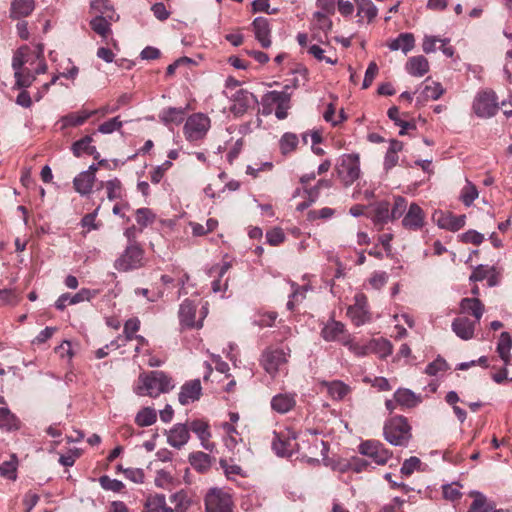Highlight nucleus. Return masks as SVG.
I'll list each match as a JSON object with an SVG mask.
<instances>
[{"instance_id":"nucleus-1","label":"nucleus","mask_w":512,"mask_h":512,"mask_svg":"<svg viewBox=\"0 0 512 512\" xmlns=\"http://www.w3.org/2000/svg\"><path fill=\"white\" fill-rule=\"evenodd\" d=\"M173 388L172 379L163 371H150L138 376L134 392L139 396L157 397Z\"/></svg>"},{"instance_id":"nucleus-2","label":"nucleus","mask_w":512,"mask_h":512,"mask_svg":"<svg viewBox=\"0 0 512 512\" xmlns=\"http://www.w3.org/2000/svg\"><path fill=\"white\" fill-rule=\"evenodd\" d=\"M290 357V350L285 351L278 347H269L265 349L261 355V366L272 377L275 378L278 374H287L288 359Z\"/></svg>"},{"instance_id":"nucleus-3","label":"nucleus","mask_w":512,"mask_h":512,"mask_svg":"<svg viewBox=\"0 0 512 512\" xmlns=\"http://www.w3.org/2000/svg\"><path fill=\"white\" fill-rule=\"evenodd\" d=\"M385 439L395 446H406L411 438V426L404 416H394L385 422Z\"/></svg>"},{"instance_id":"nucleus-4","label":"nucleus","mask_w":512,"mask_h":512,"mask_svg":"<svg viewBox=\"0 0 512 512\" xmlns=\"http://www.w3.org/2000/svg\"><path fill=\"white\" fill-rule=\"evenodd\" d=\"M32 52L28 45L19 47L13 55L12 68L15 76V86L18 89L27 88L31 85L30 72L24 65L29 62Z\"/></svg>"},{"instance_id":"nucleus-5","label":"nucleus","mask_w":512,"mask_h":512,"mask_svg":"<svg viewBox=\"0 0 512 512\" xmlns=\"http://www.w3.org/2000/svg\"><path fill=\"white\" fill-rule=\"evenodd\" d=\"M211 127L210 118L203 113L190 115L183 127V133L187 141L198 142L203 140Z\"/></svg>"},{"instance_id":"nucleus-6","label":"nucleus","mask_w":512,"mask_h":512,"mask_svg":"<svg viewBox=\"0 0 512 512\" xmlns=\"http://www.w3.org/2000/svg\"><path fill=\"white\" fill-rule=\"evenodd\" d=\"M473 112L480 118H490L499 110L498 97L492 89L477 92L472 104Z\"/></svg>"},{"instance_id":"nucleus-7","label":"nucleus","mask_w":512,"mask_h":512,"mask_svg":"<svg viewBox=\"0 0 512 512\" xmlns=\"http://www.w3.org/2000/svg\"><path fill=\"white\" fill-rule=\"evenodd\" d=\"M336 172L344 186L352 185L360 176V160L356 154L342 155L336 165Z\"/></svg>"},{"instance_id":"nucleus-8","label":"nucleus","mask_w":512,"mask_h":512,"mask_svg":"<svg viewBox=\"0 0 512 512\" xmlns=\"http://www.w3.org/2000/svg\"><path fill=\"white\" fill-rule=\"evenodd\" d=\"M32 13V0H13L10 7V18L17 20L16 29L23 40L29 38V23L25 20Z\"/></svg>"},{"instance_id":"nucleus-9","label":"nucleus","mask_w":512,"mask_h":512,"mask_svg":"<svg viewBox=\"0 0 512 512\" xmlns=\"http://www.w3.org/2000/svg\"><path fill=\"white\" fill-rule=\"evenodd\" d=\"M144 250L139 244H128L123 254L116 260L115 267L119 271H129L144 265Z\"/></svg>"},{"instance_id":"nucleus-10","label":"nucleus","mask_w":512,"mask_h":512,"mask_svg":"<svg viewBox=\"0 0 512 512\" xmlns=\"http://www.w3.org/2000/svg\"><path fill=\"white\" fill-rule=\"evenodd\" d=\"M206 512H232V498L220 488H211L205 495Z\"/></svg>"},{"instance_id":"nucleus-11","label":"nucleus","mask_w":512,"mask_h":512,"mask_svg":"<svg viewBox=\"0 0 512 512\" xmlns=\"http://www.w3.org/2000/svg\"><path fill=\"white\" fill-rule=\"evenodd\" d=\"M347 316L355 326H361L371 320L367 296L357 293L354 297V304L347 309Z\"/></svg>"},{"instance_id":"nucleus-12","label":"nucleus","mask_w":512,"mask_h":512,"mask_svg":"<svg viewBox=\"0 0 512 512\" xmlns=\"http://www.w3.org/2000/svg\"><path fill=\"white\" fill-rule=\"evenodd\" d=\"M196 311L197 307L192 301L188 299L184 300L183 303L180 305L179 310V320L181 325L187 328H201L203 319L206 317L207 314V309L205 307H202V310L200 312L201 316L198 320L195 319Z\"/></svg>"},{"instance_id":"nucleus-13","label":"nucleus","mask_w":512,"mask_h":512,"mask_svg":"<svg viewBox=\"0 0 512 512\" xmlns=\"http://www.w3.org/2000/svg\"><path fill=\"white\" fill-rule=\"evenodd\" d=\"M361 454L372 459L377 465H384L392 457V453L385 446L374 440H367L360 444Z\"/></svg>"},{"instance_id":"nucleus-14","label":"nucleus","mask_w":512,"mask_h":512,"mask_svg":"<svg viewBox=\"0 0 512 512\" xmlns=\"http://www.w3.org/2000/svg\"><path fill=\"white\" fill-rule=\"evenodd\" d=\"M290 100L291 96L286 91H269L263 97V102L276 105L275 116L280 120L288 116Z\"/></svg>"},{"instance_id":"nucleus-15","label":"nucleus","mask_w":512,"mask_h":512,"mask_svg":"<svg viewBox=\"0 0 512 512\" xmlns=\"http://www.w3.org/2000/svg\"><path fill=\"white\" fill-rule=\"evenodd\" d=\"M426 214L424 210L415 202L409 205L404 217L402 218V227L409 231L421 230L425 225Z\"/></svg>"},{"instance_id":"nucleus-16","label":"nucleus","mask_w":512,"mask_h":512,"mask_svg":"<svg viewBox=\"0 0 512 512\" xmlns=\"http://www.w3.org/2000/svg\"><path fill=\"white\" fill-rule=\"evenodd\" d=\"M233 101L231 111L235 115H243L250 107L258 103L253 93L245 89H238L230 96Z\"/></svg>"},{"instance_id":"nucleus-17","label":"nucleus","mask_w":512,"mask_h":512,"mask_svg":"<svg viewBox=\"0 0 512 512\" xmlns=\"http://www.w3.org/2000/svg\"><path fill=\"white\" fill-rule=\"evenodd\" d=\"M140 329V321L138 318L133 317L128 319L124 324L123 333L119 335L115 340L111 341L106 347H112V349H118L125 346L127 342L135 338V333Z\"/></svg>"},{"instance_id":"nucleus-18","label":"nucleus","mask_w":512,"mask_h":512,"mask_svg":"<svg viewBox=\"0 0 512 512\" xmlns=\"http://www.w3.org/2000/svg\"><path fill=\"white\" fill-rule=\"evenodd\" d=\"M189 430L195 433L199 440L201 441V445L204 449L212 451L214 448V443L210 441L211 432L210 426L207 421L202 419H195L189 423Z\"/></svg>"},{"instance_id":"nucleus-19","label":"nucleus","mask_w":512,"mask_h":512,"mask_svg":"<svg viewBox=\"0 0 512 512\" xmlns=\"http://www.w3.org/2000/svg\"><path fill=\"white\" fill-rule=\"evenodd\" d=\"M97 111H89L86 109L80 110L78 112H71L67 115H64L57 122V125H60V130H65L70 127H77L86 122L91 116L95 115Z\"/></svg>"},{"instance_id":"nucleus-20","label":"nucleus","mask_w":512,"mask_h":512,"mask_svg":"<svg viewBox=\"0 0 512 512\" xmlns=\"http://www.w3.org/2000/svg\"><path fill=\"white\" fill-rule=\"evenodd\" d=\"M296 406L295 393H279L272 397L271 408L279 414H286Z\"/></svg>"},{"instance_id":"nucleus-21","label":"nucleus","mask_w":512,"mask_h":512,"mask_svg":"<svg viewBox=\"0 0 512 512\" xmlns=\"http://www.w3.org/2000/svg\"><path fill=\"white\" fill-rule=\"evenodd\" d=\"M201 382L199 379H194L186 382L179 393V402L182 405H187L191 402L198 400L201 396Z\"/></svg>"},{"instance_id":"nucleus-22","label":"nucleus","mask_w":512,"mask_h":512,"mask_svg":"<svg viewBox=\"0 0 512 512\" xmlns=\"http://www.w3.org/2000/svg\"><path fill=\"white\" fill-rule=\"evenodd\" d=\"M477 323V321L470 320L467 317H458L453 320L451 327L453 332L459 338L469 340L474 336L475 326Z\"/></svg>"},{"instance_id":"nucleus-23","label":"nucleus","mask_w":512,"mask_h":512,"mask_svg":"<svg viewBox=\"0 0 512 512\" xmlns=\"http://www.w3.org/2000/svg\"><path fill=\"white\" fill-rule=\"evenodd\" d=\"M93 297L89 289L83 288L74 295L70 293L62 294L55 302V307L58 310H64L68 305L78 304L80 302L89 301Z\"/></svg>"},{"instance_id":"nucleus-24","label":"nucleus","mask_w":512,"mask_h":512,"mask_svg":"<svg viewBox=\"0 0 512 512\" xmlns=\"http://www.w3.org/2000/svg\"><path fill=\"white\" fill-rule=\"evenodd\" d=\"M294 439L295 438L293 437V440ZM272 449L279 456H290L293 451L290 432H274V438L272 440Z\"/></svg>"},{"instance_id":"nucleus-25","label":"nucleus","mask_w":512,"mask_h":512,"mask_svg":"<svg viewBox=\"0 0 512 512\" xmlns=\"http://www.w3.org/2000/svg\"><path fill=\"white\" fill-rule=\"evenodd\" d=\"M95 171L96 167L92 165L87 171L81 172L74 178V188L78 193L81 195H86L91 191L95 181Z\"/></svg>"},{"instance_id":"nucleus-26","label":"nucleus","mask_w":512,"mask_h":512,"mask_svg":"<svg viewBox=\"0 0 512 512\" xmlns=\"http://www.w3.org/2000/svg\"><path fill=\"white\" fill-rule=\"evenodd\" d=\"M440 228L456 232L463 228L466 223L465 215H454L451 212L441 213L437 219Z\"/></svg>"},{"instance_id":"nucleus-27","label":"nucleus","mask_w":512,"mask_h":512,"mask_svg":"<svg viewBox=\"0 0 512 512\" xmlns=\"http://www.w3.org/2000/svg\"><path fill=\"white\" fill-rule=\"evenodd\" d=\"M255 37L263 48L271 45L269 20L265 17H257L252 23Z\"/></svg>"},{"instance_id":"nucleus-28","label":"nucleus","mask_w":512,"mask_h":512,"mask_svg":"<svg viewBox=\"0 0 512 512\" xmlns=\"http://www.w3.org/2000/svg\"><path fill=\"white\" fill-rule=\"evenodd\" d=\"M371 219L378 231L384 229V226L391 221L390 204L387 201L376 203Z\"/></svg>"},{"instance_id":"nucleus-29","label":"nucleus","mask_w":512,"mask_h":512,"mask_svg":"<svg viewBox=\"0 0 512 512\" xmlns=\"http://www.w3.org/2000/svg\"><path fill=\"white\" fill-rule=\"evenodd\" d=\"M190 438L189 428L186 424H176L169 432L168 443L180 449Z\"/></svg>"},{"instance_id":"nucleus-30","label":"nucleus","mask_w":512,"mask_h":512,"mask_svg":"<svg viewBox=\"0 0 512 512\" xmlns=\"http://www.w3.org/2000/svg\"><path fill=\"white\" fill-rule=\"evenodd\" d=\"M323 385L327 388V393L332 400L342 401L352 391L351 387L340 380L326 381Z\"/></svg>"},{"instance_id":"nucleus-31","label":"nucleus","mask_w":512,"mask_h":512,"mask_svg":"<svg viewBox=\"0 0 512 512\" xmlns=\"http://www.w3.org/2000/svg\"><path fill=\"white\" fill-rule=\"evenodd\" d=\"M405 69L414 77H422L429 71V62L422 55L413 56L407 60Z\"/></svg>"},{"instance_id":"nucleus-32","label":"nucleus","mask_w":512,"mask_h":512,"mask_svg":"<svg viewBox=\"0 0 512 512\" xmlns=\"http://www.w3.org/2000/svg\"><path fill=\"white\" fill-rule=\"evenodd\" d=\"M460 311L461 313L472 315L475 318L474 321L479 322L484 313V305L476 297L463 298L460 302Z\"/></svg>"},{"instance_id":"nucleus-33","label":"nucleus","mask_w":512,"mask_h":512,"mask_svg":"<svg viewBox=\"0 0 512 512\" xmlns=\"http://www.w3.org/2000/svg\"><path fill=\"white\" fill-rule=\"evenodd\" d=\"M445 92V89L439 82L432 81L429 83V79L425 80V86L417 97L419 103L426 102L428 100H437Z\"/></svg>"},{"instance_id":"nucleus-34","label":"nucleus","mask_w":512,"mask_h":512,"mask_svg":"<svg viewBox=\"0 0 512 512\" xmlns=\"http://www.w3.org/2000/svg\"><path fill=\"white\" fill-rule=\"evenodd\" d=\"M160 120L166 125H179L184 121L185 109L169 107L163 109L159 115Z\"/></svg>"},{"instance_id":"nucleus-35","label":"nucleus","mask_w":512,"mask_h":512,"mask_svg":"<svg viewBox=\"0 0 512 512\" xmlns=\"http://www.w3.org/2000/svg\"><path fill=\"white\" fill-rule=\"evenodd\" d=\"M108 19L112 20V15H96L90 21L91 29L102 38H107L111 34V27Z\"/></svg>"},{"instance_id":"nucleus-36","label":"nucleus","mask_w":512,"mask_h":512,"mask_svg":"<svg viewBox=\"0 0 512 512\" xmlns=\"http://www.w3.org/2000/svg\"><path fill=\"white\" fill-rule=\"evenodd\" d=\"M345 326L339 321H330L322 329L321 335L326 341H339L344 334Z\"/></svg>"},{"instance_id":"nucleus-37","label":"nucleus","mask_w":512,"mask_h":512,"mask_svg":"<svg viewBox=\"0 0 512 512\" xmlns=\"http://www.w3.org/2000/svg\"><path fill=\"white\" fill-rule=\"evenodd\" d=\"M357 6V16L361 19H367L371 23L378 14V9L371 0H355Z\"/></svg>"},{"instance_id":"nucleus-38","label":"nucleus","mask_w":512,"mask_h":512,"mask_svg":"<svg viewBox=\"0 0 512 512\" xmlns=\"http://www.w3.org/2000/svg\"><path fill=\"white\" fill-rule=\"evenodd\" d=\"M394 399L398 405L405 408H412L418 405L420 398L409 389L400 388L394 393Z\"/></svg>"},{"instance_id":"nucleus-39","label":"nucleus","mask_w":512,"mask_h":512,"mask_svg":"<svg viewBox=\"0 0 512 512\" xmlns=\"http://www.w3.org/2000/svg\"><path fill=\"white\" fill-rule=\"evenodd\" d=\"M145 508L148 512H172V507L167 505L163 494L150 495L146 500Z\"/></svg>"},{"instance_id":"nucleus-40","label":"nucleus","mask_w":512,"mask_h":512,"mask_svg":"<svg viewBox=\"0 0 512 512\" xmlns=\"http://www.w3.org/2000/svg\"><path fill=\"white\" fill-rule=\"evenodd\" d=\"M414 36L411 33H401L390 44L389 48L392 51L402 50L404 53L409 52L414 47Z\"/></svg>"},{"instance_id":"nucleus-41","label":"nucleus","mask_w":512,"mask_h":512,"mask_svg":"<svg viewBox=\"0 0 512 512\" xmlns=\"http://www.w3.org/2000/svg\"><path fill=\"white\" fill-rule=\"evenodd\" d=\"M135 220L137 227H139V232H142L155 222L156 215L151 209L143 207L135 211Z\"/></svg>"},{"instance_id":"nucleus-42","label":"nucleus","mask_w":512,"mask_h":512,"mask_svg":"<svg viewBox=\"0 0 512 512\" xmlns=\"http://www.w3.org/2000/svg\"><path fill=\"white\" fill-rule=\"evenodd\" d=\"M170 502L174 505L172 512H187L191 506V498L184 490L177 491L170 496Z\"/></svg>"},{"instance_id":"nucleus-43","label":"nucleus","mask_w":512,"mask_h":512,"mask_svg":"<svg viewBox=\"0 0 512 512\" xmlns=\"http://www.w3.org/2000/svg\"><path fill=\"white\" fill-rule=\"evenodd\" d=\"M189 462L192 467L199 472L207 471L212 464L211 457L201 451L191 453L189 456Z\"/></svg>"},{"instance_id":"nucleus-44","label":"nucleus","mask_w":512,"mask_h":512,"mask_svg":"<svg viewBox=\"0 0 512 512\" xmlns=\"http://www.w3.org/2000/svg\"><path fill=\"white\" fill-rule=\"evenodd\" d=\"M474 497L468 512H490L493 509V503L489 502L485 495L480 492H471L470 494Z\"/></svg>"},{"instance_id":"nucleus-45","label":"nucleus","mask_w":512,"mask_h":512,"mask_svg":"<svg viewBox=\"0 0 512 512\" xmlns=\"http://www.w3.org/2000/svg\"><path fill=\"white\" fill-rule=\"evenodd\" d=\"M299 139L291 132L284 133L279 140V149L282 155L287 156L294 152L298 146Z\"/></svg>"},{"instance_id":"nucleus-46","label":"nucleus","mask_w":512,"mask_h":512,"mask_svg":"<svg viewBox=\"0 0 512 512\" xmlns=\"http://www.w3.org/2000/svg\"><path fill=\"white\" fill-rule=\"evenodd\" d=\"M106 189L107 198L110 201L121 200L125 196V190L119 179L115 178L101 184Z\"/></svg>"},{"instance_id":"nucleus-47","label":"nucleus","mask_w":512,"mask_h":512,"mask_svg":"<svg viewBox=\"0 0 512 512\" xmlns=\"http://www.w3.org/2000/svg\"><path fill=\"white\" fill-rule=\"evenodd\" d=\"M92 141L93 140L91 136H85L80 140L74 142L72 145L73 154L76 157H79L83 154L93 155L94 153H96V147L91 145Z\"/></svg>"},{"instance_id":"nucleus-48","label":"nucleus","mask_w":512,"mask_h":512,"mask_svg":"<svg viewBox=\"0 0 512 512\" xmlns=\"http://www.w3.org/2000/svg\"><path fill=\"white\" fill-rule=\"evenodd\" d=\"M512 347V339L508 332H502L497 344V352L500 358L507 365L510 361V349Z\"/></svg>"},{"instance_id":"nucleus-49","label":"nucleus","mask_w":512,"mask_h":512,"mask_svg":"<svg viewBox=\"0 0 512 512\" xmlns=\"http://www.w3.org/2000/svg\"><path fill=\"white\" fill-rule=\"evenodd\" d=\"M409 208L408 201L402 196L394 197L392 206L390 207L391 221L403 218Z\"/></svg>"},{"instance_id":"nucleus-50","label":"nucleus","mask_w":512,"mask_h":512,"mask_svg":"<svg viewBox=\"0 0 512 512\" xmlns=\"http://www.w3.org/2000/svg\"><path fill=\"white\" fill-rule=\"evenodd\" d=\"M156 419L157 414L155 409L151 407H145L137 413L135 417V423L140 427H146L154 424Z\"/></svg>"},{"instance_id":"nucleus-51","label":"nucleus","mask_w":512,"mask_h":512,"mask_svg":"<svg viewBox=\"0 0 512 512\" xmlns=\"http://www.w3.org/2000/svg\"><path fill=\"white\" fill-rule=\"evenodd\" d=\"M478 197L477 187L470 181H466V185L461 190L460 199L466 206H470Z\"/></svg>"},{"instance_id":"nucleus-52","label":"nucleus","mask_w":512,"mask_h":512,"mask_svg":"<svg viewBox=\"0 0 512 512\" xmlns=\"http://www.w3.org/2000/svg\"><path fill=\"white\" fill-rule=\"evenodd\" d=\"M99 484L104 490L117 493L121 492L125 488V485L121 481L117 479H111L107 475H103L99 478Z\"/></svg>"},{"instance_id":"nucleus-53","label":"nucleus","mask_w":512,"mask_h":512,"mask_svg":"<svg viewBox=\"0 0 512 512\" xmlns=\"http://www.w3.org/2000/svg\"><path fill=\"white\" fill-rule=\"evenodd\" d=\"M449 366L445 359L437 357L434 361L429 363L425 369V373L429 376H435L439 372H445Z\"/></svg>"},{"instance_id":"nucleus-54","label":"nucleus","mask_w":512,"mask_h":512,"mask_svg":"<svg viewBox=\"0 0 512 512\" xmlns=\"http://www.w3.org/2000/svg\"><path fill=\"white\" fill-rule=\"evenodd\" d=\"M313 20L318 29L322 31H329L332 28V21L329 18V14L324 11H317L313 14Z\"/></svg>"},{"instance_id":"nucleus-55","label":"nucleus","mask_w":512,"mask_h":512,"mask_svg":"<svg viewBox=\"0 0 512 512\" xmlns=\"http://www.w3.org/2000/svg\"><path fill=\"white\" fill-rule=\"evenodd\" d=\"M122 125L123 122L120 120V117L116 116L100 124L98 127V131L103 134H110L113 133L114 131H119Z\"/></svg>"},{"instance_id":"nucleus-56","label":"nucleus","mask_w":512,"mask_h":512,"mask_svg":"<svg viewBox=\"0 0 512 512\" xmlns=\"http://www.w3.org/2000/svg\"><path fill=\"white\" fill-rule=\"evenodd\" d=\"M422 462L418 457L412 456L406 459L401 467V474L409 477L414 471L419 470Z\"/></svg>"},{"instance_id":"nucleus-57","label":"nucleus","mask_w":512,"mask_h":512,"mask_svg":"<svg viewBox=\"0 0 512 512\" xmlns=\"http://www.w3.org/2000/svg\"><path fill=\"white\" fill-rule=\"evenodd\" d=\"M172 165L173 164L170 160H166L161 165L155 167L150 172L151 182L154 184L159 183L162 180L164 174L172 167Z\"/></svg>"},{"instance_id":"nucleus-58","label":"nucleus","mask_w":512,"mask_h":512,"mask_svg":"<svg viewBox=\"0 0 512 512\" xmlns=\"http://www.w3.org/2000/svg\"><path fill=\"white\" fill-rule=\"evenodd\" d=\"M91 10L97 15H112V6L108 0H93L91 2Z\"/></svg>"},{"instance_id":"nucleus-59","label":"nucleus","mask_w":512,"mask_h":512,"mask_svg":"<svg viewBox=\"0 0 512 512\" xmlns=\"http://www.w3.org/2000/svg\"><path fill=\"white\" fill-rule=\"evenodd\" d=\"M16 426V418L7 408H0V428L12 429Z\"/></svg>"},{"instance_id":"nucleus-60","label":"nucleus","mask_w":512,"mask_h":512,"mask_svg":"<svg viewBox=\"0 0 512 512\" xmlns=\"http://www.w3.org/2000/svg\"><path fill=\"white\" fill-rule=\"evenodd\" d=\"M459 238L463 243H471L476 246H479L484 240L483 234L477 232L476 230H468L465 233L459 235Z\"/></svg>"},{"instance_id":"nucleus-61","label":"nucleus","mask_w":512,"mask_h":512,"mask_svg":"<svg viewBox=\"0 0 512 512\" xmlns=\"http://www.w3.org/2000/svg\"><path fill=\"white\" fill-rule=\"evenodd\" d=\"M99 209H100V206H98V207L94 210V212L86 214V215L81 219V225H82V227H83V228H87V230L85 231V233L90 232L91 230H96V229H98L99 225L96 223V217H97V214H98Z\"/></svg>"},{"instance_id":"nucleus-62","label":"nucleus","mask_w":512,"mask_h":512,"mask_svg":"<svg viewBox=\"0 0 512 512\" xmlns=\"http://www.w3.org/2000/svg\"><path fill=\"white\" fill-rule=\"evenodd\" d=\"M379 71L378 65L376 62L372 61L369 63L367 70L365 72L364 80L362 83V88L367 89L371 86L373 80L377 76Z\"/></svg>"},{"instance_id":"nucleus-63","label":"nucleus","mask_w":512,"mask_h":512,"mask_svg":"<svg viewBox=\"0 0 512 512\" xmlns=\"http://www.w3.org/2000/svg\"><path fill=\"white\" fill-rule=\"evenodd\" d=\"M14 456H12L11 461H5L0 465V475L8 478V479H15L16 478V466L14 462Z\"/></svg>"},{"instance_id":"nucleus-64","label":"nucleus","mask_w":512,"mask_h":512,"mask_svg":"<svg viewBox=\"0 0 512 512\" xmlns=\"http://www.w3.org/2000/svg\"><path fill=\"white\" fill-rule=\"evenodd\" d=\"M266 239L270 245L277 246L284 241L285 235L281 229L276 228L266 233Z\"/></svg>"}]
</instances>
